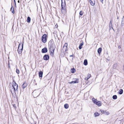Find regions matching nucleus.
<instances>
[{
    "label": "nucleus",
    "instance_id": "nucleus-1",
    "mask_svg": "<svg viewBox=\"0 0 124 124\" xmlns=\"http://www.w3.org/2000/svg\"><path fill=\"white\" fill-rule=\"evenodd\" d=\"M48 45L50 49H51L53 52H54L56 47V46L54 44V42L53 39H51L49 41Z\"/></svg>",
    "mask_w": 124,
    "mask_h": 124
},
{
    "label": "nucleus",
    "instance_id": "nucleus-2",
    "mask_svg": "<svg viewBox=\"0 0 124 124\" xmlns=\"http://www.w3.org/2000/svg\"><path fill=\"white\" fill-rule=\"evenodd\" d=\"M47 35L46 34H44L42 36L41 40L44 43H45L47 41Z\"/></svg>",
    "mask_w": 124,
    "mask_h": 124
},
{
    "label": "nucleus",
    "instance_id": "nucleus-3",
    "mask_svg": "<svg viewBox=\"0 0 124 124\" xmlns=\"http://www.w3.org/2000/svg\"><path fill=\"white\" fill-rule=\"evenodd\" d=\"M73 80H74V81H71V82H69V83L70 84H75V83H78V78H73Z\"/></svg>",
    "mask_w": 124,
    "mask_h": 124
},
{
    "label": "nucleus",
    "instance_id": "nucleus-4",
    "mask_svg": "<svg viewBox=\"0 0 124 124\" xmlns=\"http://www.w3.org/2000/svg\"><path fill=\"white\" fill-rule=\"evenodd\" d=\"M43 59L47 61L49 59V56L48 54H45L43 57Z\"/></svg>",
    "mask_w": 124,
    "mask_h": 124
},
{
    "label": "nucleus",
    "instance_id": "nucleus-5",
    "mask_svg": "<svg viewBox=\"0 0 124 124\" xmlns=\"http://www.w3.org/2000/svg\"><path fill=\"white\" fill-rule=\"evenodd\" d=\"M47 48L46 47H45L42 49L41 52L43 53H45L47 52Z\"/></svg>",
    "mask_w": 124,
    "mask_h": 124
},
{
    "label": "nucleus",
    "instance_id": "nucleus-6",
    "mask_svg": "<svg viewBox=\"0 0 124 124\" xmlns=\"http://www.w3.org/2000/svg\"><path fill=\"white\" fill-rule=\"evenodd\" d=\"M17 85L18 86V85L16 83L15 81V80L14 79H13L12 82V87H13V86H14V87L16 88L17 87H17Z\"/></svg>",
    "mask_w": 124,
    "mask_h": 124
},
{
    "label": "nucleus",
    "instance_id": "nucleus-7",
    "mask_svg": "<svg viewBox=\"0 0 124 124\" xmlns=\"http://www.w3.org/2000/svg\"><path fill=\"white\" fill-rule=\"evenodd\" d=\"M16 87H16H15L14 86H13V87L12 88V89H13V92L15 94H16V91L18 92V86L17 85Z\"/></svg>",
    "mask_w": 124,
    "mask_h": 124
},
{
    "label": "nucleus",
    "instance_id": "nucleus-8",
    "mask_svg": "<svg viewBox=\"0 0 124 124\" xmlns=\"http://www.w3.org/2000/svg\"><path fill=\"white\" fill-rule=\"evenodd\" d=\"M89 2L90 3L91 5L92 6L94 5L95 4V0H89Z\"/></svg>",
    "mask_w": 124,
    "mask_h": 124
},
{
    "label": "nucleus",
    "instance_id": "nucleus-9",
    "mask_svg": "<svg viewBox=\"0 0 124 124\" xmlns=\"http://www.w3.org/2000/svg\"><path fill=\"white\" fill-rule=\"evenodd\" d=\"M67 44L65 43L64 45H63V49H64V50L65 51H66L67 50Z\"/></svg>",
    "mask_w": 124,
    "mask_h": 124
},
{
    "label": "nucleus",
    "instance_id": "nucleus-10",
    "mask_svg": "<svg viewBox=\"0 0 124 124\" xmlns=\"http://www.w3.org/2000/svg\"><path fill=\"white\" fill-rule=\"evenodd\" d=\"M81 42V43L80 44L79 47V48L80 49L82 48V46L83 45L84 42L83 40H81L80 41Z\"/></svg>",
    "mask_w": 124,
    "mask_h": 124
},
{
    "label": "nucleus",
    "instance_id": "nucleus-11",
    "mask_svg": "<svg viewBox=\"0 0 124 124\" xmlns=\"http://www.w3.org/2000/svg\"><path fill=\"white\" fill-rule=\"evenodd\" d=\"M96 105H97L99 106H101V103L100 101H97L95 103Z\"/></svg>",
    "mask_w": 124,
    "mask_h": 124
},
{
    "label": "nucleus",
    "instance_id": "nucleus-12",
    "mask_svg": "<svg viewBox=\"0 0 124 124\" xmlns=\"http://www.w3.org/2000/svg\"><path fill=\"white\" fill-rule=\"evenodd\" d=\"M21 44L19 43L18 46V52L19 54H21L22 53V51L21 50H20L19 47L20 45H21Z\"/></svg>",
    "mask_w": 124,
    "mask_h": 124
},
{
    "label": "nucleus",
    "instance_id": "nucleus-13",
    "mask_svg": "<svg viewBox=\"0 0 124 124\" xmlns=\"http://www.w3.org/2000/svg\"><path fill=\"white\" fill-rule=\"evenodd\" d=\"M39 76V78H42L43 74V72L41 71L39 72L38 73Z\"/></svg>",
    "mask_w": 124,
    "mask_h": 124
},
{
    "label": "nucleus",
    "instance_id": "nucleus-14",
    "mask_svg": "<svg viewBox=\"0 0 124 124\" xmlns=\"http://www.w3.org/2000/svg\"><path fill=\"white\" fill-rule=\"evenodd\" d=\"M27 85V84L25 82H24L22 85V87L23 89H24L26 87Z\"/></svg>",
    "mask_w": 124,
    "mask_h": 124
},
{
    "label": "nucleus",
    "instance_id": "nucleus-15",
    "mask_svg": "<svg viewBox=\"0 0 124 124\" xmlns=\"http://www.w3.org/2000/svg\"><path fill=\"white\" fill-rule=\"evenodd\" d=\"M10 10L11 11H12V12L13 14H14V13L15 12L14 8L12 4L11 5V8H10Z\"/></svg>",
    "mask_w": 124,
    "mask_h": 124
},
{
    "label": "nucleus",
    "instance_id": "nucleus-16",
    "mask_svg": "<svg viewBox=\"0 0 124 124\" xmlns=\"http://www.w3.org/2000/svg\"><path fill=\"white\" fill-rule=\"evenodd\" d=\"M102 51V48L101 47L99 48L97 50V52L98 54H100Z\"/></svg>",
    "mask_w": 124,
    "mask_h": 124
},
{
    "label": "nucleus",
    "instance_id": "nucleus-17",
    "mask_svg": "<svg viewBox=\"0 0 124 124\" xmlns=\"http://www.w3.org/2000/svg\"><path fill=\"white\" fill-rule=\"evenodd\" d=\"M84 64L85 66H86L87 65V61L86 59H85L84 60Z\"/></svg>",
    "mask_w": 124,
    "mask_h": 124
},
{
    "label": "nucleus",
    "instance_id": "nucleus-18",
    "mask_svg": "<svg viewBox=\"0 0 124 124\" xmlns=\"http://www.w3.org/2000/svg\"><path fill=\"white\" fill-rule=\"evenodd\" d=\"M123 93V90L122 89H120L119 91L118 92V93L120 94H122Z\"/></svg>",
    "mask_w": 124,
    "mask_h": 124
},
{
    "label": "nucleus",
    "instance_id": "nucleus-19",
    "mask_svg": "<svg viewBox=\"0 0 124 124\" xmlns=\"http://www.w3.org/2000/svg\"><path fill=\"white\" fill-rule=\"evenodd\" d=\"M76 71V70L74 68L71 69V72L72 73H74Z\"/></svg>",
    "mask_w": 124,
    "mask_h": 124
},
{
    "label": "nucleus",
    "instance_id": "nucleus-20",
    "mask_svg": "<svg viewBox=\"0 0 124 124\" xmlns=\"http://www.w3.org/2000/svg\"><path fill=\"white\" fill-rule=\"evenodd\" d=\"M31 20L30 17L29 16L28 17L27 19V21L28 23H30Z\"/></svg>",
    "mask_w": 124,
    "mask_h": 124
},
{
    "label": "nucleus",
    "instance_id": "nucleus-21",
    "mask_svg": "<svg viewBox=\"0 0 124 124\" xmlns=\"http://www.w3.org/2000/svg\"><path fill=\"white\" fill-rule=\"evenodd\" d=\"M117 63H114L113 65V69H116V68L117 66Z\"/></svg>",
    "mask_w": 124,
    "mask_h": 124
},
{
    "label": "nucleus",
    "instance_id": "nucleus-22",
    "mask_svg": "<svg viewBox=\"0 0 124 124\" xmlns=\"http://www.w3.org/2000/svg\"><path fill=\"white\" fill-rule=\"evenodd\" d=\"M94 116L95 117H97L98 116H99L100 115V114L99 113H98V112H95L94 113Z\"/></svg>",
    "mask_w": 124,
    "mask_h": 124
},
{
    "label": "nucleus",
    "instance_id": "nucleus-23",
    "mask_svg": "<svg viewBox=\"0 0 124 124\" xmlns=\"http://www.w3.org/2000/svg\"><path fill=\"white\" fill-rule=\"evenodd\" d=\"M64 108L66 109H67L69 108V105L67 104H65L64 105Z\"/></svg>",
    "mask_w": 124,
    "mask_h": 124
},
{
    "label": "nucleus",
    "instance_id": "nucleus-24",
    "mask_svg": "<svg viewBox=\"0 0 124 124\" xmlns=\"http://www.w3.org/2000/svg\"><path fill=\"white\" fill-rule=\"evenodd\" d=\"M121 24L122 26L123 25V24H124V16H123L122 18Z\"/></svg>",
    "mask_w": 124,
    "mask_h": 124
},
{
    "label": "nucleus",
    "instance_id": "nucleus-25",
    "mask_svg": "<svg viewBox=\"0 0 124 124\" xmlns=\"http://www.w3.org/2000/svg\"><path fill=\"white\" fill-rule=\"evenodd\" d=\"M109 28H112V24L111 22V20L110 21V22L109 24Z\"/></svg>",
    "mask_w": 124,
    "mask_h": 124
},
{
    "label": "nucleus",
    "instance_id": "nucleus-26",
    "mask_svg": "<svg viewBox=\"0 0 124 124\" xmlns=\"http://www.w3.org/2000/svg\"><path fill=\"white\" fill-rule=\"evenodd\" d=\"M117 97L116 95H114L112 97L113 99L114 100H116L117 99Z\"/></svg>",
    "mask_w": 124,
    "mask_h": 124
},
{
    "label": "nucleus",
    "instance_id": "nucleus-27",
    "mask_svg": "<svg viewBox=\"0 0 124 124\" xmlns=\"http://www.w3.org/2000/svg\"><path fill=\"white\" fill-rule=\"evenodd\" d=\"M92 101L93 102L94 104L97 101V100H95L94 98H93L92 99Z\"/></svg>",
    "mask_w": 124,
    "mask_h": 124
},
{
    "label": "nucleus",
    "instance_id": "nucleus-28",
    "mask_svg": "<svg viewBox=\"0 0 124 124\" xmlns=\"http://www.w3.org/2000/svg\"><path fill=\"white\" fill-rule=\"evenodd\" d=\"M79 14L80 16L79 17H81L80 16H82L83 15V12L82 11H81L79 12Z\"/></svg>",
    "mask_w": 124,
    "mask_h": 124
},
{
    "label": "nucleus",
    "instance_id": "nucleus-29",
    "mask_svg": "<svg viewBox=\"0 0 124 124\" xmlns=\"http://www.w3.org/2000/svg\"><path fill=\"white\" fill-rule=\"evenodd\" d=\"M91 77V75L90 74H88L87 76V79H88L89 78Z\"/></svg>",
    "mask_w": 124,
    "mask_h": 124
},
{
    "label": "nucleus",
    "instance_id": "nucleus-30",
    "mask_svg": "<svg viewBox=\"0 0 124 124\" xmlns=\"http://www.w3.org/2000/svg\"><path fill=\"white\" fill-rule=\"evenodd\" d=\"M54 53V52H53V51H50V55H51V56H53Z\"/></svg>",
    "mask_w": 124,
    "mask_h": 124
},
{
    "label": "nucleus",
    "instance_id": "nucleus-31",
    "mask_svg": "<svg viewBox=\"0 0 124 124\" xmlns=\"http://www.w3.org/2000/svg\"><path fill=\"white\" fill-rule=\"evenodd\" d=\"M23 43H24V42H23V43H22V48H21V49H20V50H21V51H22V50H23Z\"/></svg>",
    "mask_w": 124,
    "mask_h": 124
},
{
    "label": "nucleus",
    "instance_id": "nucleus-32",
    "mask_svg": "<svg viewBox=\"0 0 124 124\" xmlns=\"http://www.w3.org/2000/svg\"><path fill=\"white\" fill-rule=\"evenodd\" d=\"M106 115H108V114H109V112L108 111H105L104 112V113Z\"/></svg>",
    "mask_w": 124,
    "mask_h": 124
},
{
    "label": "nucleus",
    "instance_id": "nucleus-33",
    "mask_svg": "<svg viewBox=\"0 0 124 124\" xmlns=\"http://www.w3.org/2000/svg\"><path fill=\"white\" fill-rule=\"evenodd\" d=\"M16 72L17 74H19V70L18 69H16Z\"/></svg>",
    "mask_w": 124,
    "mask_h": 124
},
{
    "label": "nucleus",
    "instance_id": "nucleus-34",
    "mask_svg": "<svg viewBox=\"0 0 124 124\" xmlns=\"http://www.w3.org/2000/svg\"><path fill=\"white\" fill-rule=\"evenodd\" d=\"M100 111H101V112L102 113V114H103L104 113V110H100Z\"/></svg>",
    "mask_w": 124,
    "mask_h": 124
},
{
    "label": "nucleus",
    "instance_id": "nucleus-35",
    "mask_svg": "<svg viewBox=\"0 0 124 124\" xmlns=\"http://www.w3.org/2000/svg\"><path fill=\"white\" fill-rule=\"evenodd\" d=\"M13 106L15 109L16 108V105L15 104H14L13 105Z\"/></svg>",
    "mask_w": 124,
    "mask_h": 124
},
{
    "label": "nucleus",
    "instance_id": "nucleus-36",
    "mask_svg": "<svg viewBox=\"0 0 124 124\" xmlns=\"http://www.w3.org/2000/svg\"><path fill=\"white\" fill-rule=\"evenodd\" d=\"M14 4H15V7H16V1L15 0H14Z\"/></svg>",
    "mask_w": 124,
    "mask_h": 124
},
{
    "label": "nucleus",
    "instance_id": "nucleus-37",
    "mask_svg": "<svg viewBox=\"0 0 124 124\" xmlns=\"http://www.w3.org/2000/svg\"><path fill=\"white\" fill-rule=\"evenodd\" d=\"M10 91L11 92L12 94H13H13H13V92L12 91V90L11 89L10 90Z\"/></svg>",
    "mask_w": 124,
    "mask_h": 124
},
{
    "label": "nucleus",
    "instance_id": "nucleus-38",
    "mask_svg": "<svg viewBox=\"0 0 124 124\" xmlns=\"http://www.w3.org/2000/svg\"><path fill=\"white\" fill-rule=\"evenodd\" d=\"M103 0H100V1L102 3V4H103Z\"/></svg>",
    "mask_w": 124,
    "mask_h": 124
},
{
    "label": "nucleus",
    "instance_id": "nucleus-39",
    "mask_svg": "<svg viewBox=\"0 0 124 124\" xmlns=\"http://www.w3.org/2000/svg\"><path fill=\"white\" fill-rule=\"evenodd\" d=\"M87 78H85V80H86V81H87L88 80V79H87Z\"/></svg>",
    "mask_w": 124,
    "mask_h": 124
},
{
    "label": "nucleus",
    "instance_id": "nucleus-40",
    "mask_svg": "<svg viewBox=\"0 0 124 124\" xmlns=\"http://www.w3.org/2000/svg\"><path fill=\"white\" fill-rule=\"evenodd\" d=\"M73 54L72 55H70V57H73Z\"/></svg>",
    "mask_w": 124,
    "mask_h": 124
},
{
    "label": "nucleus",
    "instance_id": "nucleus-41",
    "mask_svg": "<svg viewBox=\"0 0 124 124\" xmlns=\"http://www.w3.org/2000/svg\"><path fill=\"white\" fill-rule=\"evenodd\" d=\"M118 47V48L120 49L121 48V46H119Z\"/></svg>",
    "mask_w": 124,
    "mask_h": 124
},
{
    "label": "nucleus",
    "instance_id": "nucleus-42",
    "mask_svg": "<svg viewBox=\"0 0 124 124\" xmlns=\"http://www.w3.org/2000/svg\"><path fill=\"white\" fill-rule=\"evenodd\" d=\"M20 2V0H19L18 1V3H19Z\"/></svg>",
    "mask_w": 124,
    "mask_h": 124
},
{
    "label": "nucleus",
    "instance_id": "nucleus-43",
    "mask_svg": "<svg viewBox=\"0 0 124 124\" xmlns=\"http://www.w3.org/2000/svg\"><path fill=\"white\" fill-rule=\"evenodd\" d=\"M8 65H9L8 67L9 68H10V66H9V63L8 64Z\"/></svg>",
    "mask_w": 124,
    "mask_h": 124
},
{
    "label": "nucleus",
    "instance_id": "nucleus-44",
    "mask_svg": "<svg viewBox=\"0 0 124 124\" xmlns=\"http://www.w3.org/2000/svg\"><path fill=\"white\" fill-rule=\"evenodd\" d=\"M111 29H112V28H109V30H110Z\"/></svg>",
    "mask_w": 124,
    "mask_h": 124
},
{
    "label": "nucleus",
    "instance_id": "nucleus-45",
    "mask_svg": "<svg viewBox=\"0 0 124 124\" xmlns=\"http://www.w3.org/2000/svg\"><path fill=\"white\" fill-rule=\"evenodd\" d=\"M119 17H118V16H117V19H119Z\"/></svg>",
    "mask_w": 124,
    "mask_h": 124
},
{
    "label": "nucleus",
    "instance_id": "nucleus-46",
    "mask_svg": "<svg viewBox=\"0 0 124 124\" xmlns=\"http://www.w3.org/2000/svg\"><path fill=\"white\" fill-rule=\"evenodd\" d=\"M112 28L113 29V30L114 31V29H113V27H112V28Z\"/></svg>",
    "mask_w": 124,
    "mask_h": 124
},
{
    "label": "nucleus",
    "instance_id": "nucleus-47",
    "mask_svg": "<svg viewBox=\"0 0 124 124\" xmlns=\"http://www.w3.org/2000/svg\"><path fill=\"white\" fill-rule=\"evenodd\" d=\"M56 37H57V38H58V37H57V35Z\"/></svg>",
    "mask_w": 124,
    "mask_h": 124
},
{
    "label": "nucleus",
    "instance_id": "nucleus-48",
    "mask_svg": "<svg viewBox=\"0 0 124 124\" xmlns=\"http://www.w3.org/2000/svg\"><path fill=\"white\" fill-rule=\"evenodd\" d=\"M61 33H63V32H61Z\"/></svg>",
    "mask_w": 124,
    "mask_h": 124
},
{
    "label": "nucleus",
    "instance_id": "nucleus-49",
    "mask_svg": "<svg viewBox=\"0 0 124 124\" xmlns=\"http://www.w3.org/2000/svg\"><path fill=\"white\" fill-rule=\"evenodd\" d=\"M73 57H72V60H73Z\"/></svg>",
    "mask_w": 124,
    "mask_h": 124
},
{
    "label": "nucleus",
    "instance_id": "nucleus-50",
    "mask_svg": "<svg viewBox=\"0 0 124 124\" xmlns=\"http://www.w3.org/2000/svg\"><path fill=\"white\" fill-rule=\"evenodd\" d=\"M55 39H56V38L55 37Z\"/></svg>",
    "mask_w": 124,
    "mask_h": 124
},
{
    "label": "nucleus",
    "instance_id": "nucleus-51",
    "mask_svg": "<svg viewBox=\"0 0 124 124\" xmlns=\"http://www.w3.org/2000/svg\"><path fill=\"white\" fill-rule=\"evenodd\" d=\"M123 69H124V66Z\"/></svg>",
    "mask_w": 124,
    "mask_h": 124
}]
</instances>
